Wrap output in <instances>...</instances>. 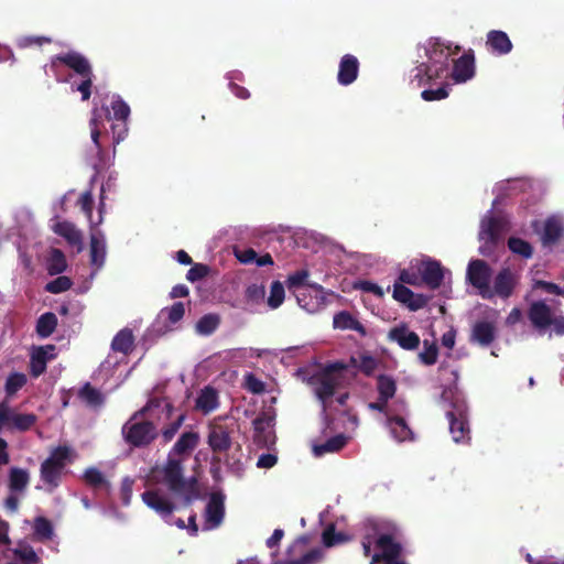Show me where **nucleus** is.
Here are the masks:
<instances>
[{"instance_id": "nucleus-41", "label": "nucleus", "mask_w": 564, "mask_h": 564, "mask_svg": "<svg viewBox=\"0 0 564 564\" xmlns=\"http://www.w3.org/2000/svg\"><path fill=\"white\" fill-rule=\"evenodd\" d=\"M133 343L132 333L128 329L120 330L113 338L111 347L116 351L127 354Z\"/></svg>"}, {"instance_id": "nucleus-7", "label": "nucleus", "mask_w": 564, "mask_h": 564, "mask_svg": "<svg viewBox=\"0 0 564 564\" xmlns=\"http://www.w3.org/2000/svg\"><path fill=\"white\" fill-rule=\"evenodd\" d=\"M449 422V433L455 443H467L470 440V430L467 420V405L463 400H452L445 409Z\"/></svg>"}, {"instance_id": "nucleus-44", "label": "nucleus", "mask_w": 564, "mask_h": 564, "mask_svg": "<svg viewBox=\"0 0 564 564\" xmlns=\"http://www.w3.org/2000/svg\"><path fill=\"white\" fill-rule=\"evenodd\" d=\"M424 350L419 354L420 361L425 366H432L436 364L438 356V348L436 343L423 341Z\"/></svg>"}, {"instance_id": "nucleus-47", "label": "nucleus", "mask_w": 564, "mask_h": 564, "mask_svg": "<svg viewBox=\"0 0 564 564\" xmlns=\"http://www.w3.org/2000/svg\"><path fill=\"white\" fill-rule=\"evenodd\" d=\"M218 326V318L215 315H205L196 324L197 333L202 335L212 334Z\"/></svg>"}, {"instance_id": "nucleus-21", "label": "nucleus", "mask_w": 564, "mask_h": 564, "mask_svg": "<svg viewBox=\"0 0 564 564\" xmlns=\"http://www.w3.org/2000/svg\"><path fill=\"white\" fill-rule=\"evenodd\" d=\"M359 74V61L355 55L345 54L339 62L337 80L341 86L352 84Z\"/></svg>"}, {"instance_id": "nucleus-57", "label": "nucleus", "mask_w": 564, "mask_h": 564, "mask_svg": "<svg viewBox=\"0 0 564 564\" xmlns=\"http://www.w3.org/2000/svg\"><path fill=\"white\" fill-rule=\"evenodd\" d=\"M235 256L241 263L245 264L256 262L257 259V252L251 248H236Z\"/></svg>"}, {"instance_id": "nucleus-59", "label": "nucleus", "mask_w": 564, "mask_h": 564, "mask_svg": "<svg viewBox=\"0 0 564 564\" xmlns=\"http://www.w3.org/2000/svg\"><path fill=\"white\" fill-rule=\"evenodd\" d=\"M356 286L359 290L371 293L378 297H382L384 295L382 288L371 281H360Z\"/></svg>"}, {"instance_id": "nucleus-6", "label": "nucleus", "mask_w": 564, "mask_h": 564, "mask_svg": "<svg viewBox=\"0 0 564 564\" xmlns=\"http://www.w3.org/2000/svg\"><path fill=\"white\" fill-rule=\"evenodd\" d=\"M506 230L507 223L502 217L490 216L484 218L478 235L479 241H481L479 253L485 257L494 254Z\"/></svg>"}, {"instance_id": "nucleus-61", "label": "nucleus", "mask_w": 564, "mask_h": 564, "mask_svg": "<svg viewBox=\"0 0 564 564\" xmlns=\"http://www.w3.org/2000/svg\"><path fill=\"white\" fill-rule=\"evenodd\" d=\"M184 312H185V308H184L183 303L178 302L169 308L167 317L171 323H176L180 319H182V317L184 316Z\"/></svg>"}, {"instance_id": "nucleus-48", "label": "nucleus", "mask_w": 564, "mask_h": 564, "mask_svg": "<svg viewBox=\"0 0 564 564\" xmlns=\"http://www.w3.org/2000/svg\"><path fill=\"white\" fill-rule=\"evenodd\" d=\"M449 86L447 84L442 85L436 89H424L421 93V97L425 101L442 100L448 97Z\"/></svg>"}, {"instance_id": "nucleus-15", "label": "nucleus", "mask_w": 564, "mask_h": 564, "mask_svg": "<svg viewBox=\"0 0 564 564\" xmlns=\"http://www.w3.org/2000/svg\"><path fill=\"white\" fill-rule=\"evenodd\" d=\"M392 297L399 303L405 305L411 312H416L425 307L430 301V296L424 294H415L406 285L394 282Z\"/></svg>"}, {"instance_id": "nucleus-39", "label": "nucleus", "mask_w": 564, "mask_h": 564, "mask_svg": "<svg viewBox=\"0 0 564 564\" xmlns=\"http://www.w3.org/2000/svg\"><path fill=\"white\" fill-rule=\"evenodd\" d=\"M347 541H349V536L344 532H336L334 524H329L322 533V542L326 547H333Z\"/></svg>"}, {"instance_id": "nucleus-34", "label": "nucleus", "mask_w": 564, "mask_h": 564, "mask_svg": "<svg viewBox=\"0 0 564 564\" xmlns=\"http://www.w3.org/2000/svg\"><path fill=\"white\" fill-rule=\"evenodd\" d=\"M390 530L391 528L386 525L383 522L377 520H367L364 523L362 538L370 540L371 542H375V545H378L379 538L381 535H387Z\"/></svg>"}, {"instance_id": "nucleus-36", "label": "nucleus", "mask_w": 564, "mask_h": 564, "mask_svg": "<svg viewBox=\"0 0 564 564\" xmlns=\"http://www.w3.org/2000/svg\"><path fill=\"white\" fill-rule=\"evenodd\" d=\"M377 391L378 397L389 401L394 397L397 392L395 380L391 376L379 375L377 377Z\"/></svg>"}, {"instance_id": "nucleus-12", "label": "nucleus", "mask_w": 564, "mask_h": 564, "mask_svg": "<svg viewBox=\"0 0 564 564\" xmlns=\"http://www.w3.org/2000/svg\"><path fill=\"white\" fill-rule=\"evenodd\" d=\"M491 268L484 260H471L467 267V281L479 291L484 299H491L490 289Z\"/></svg>"}, {"instance_id": "nucleus-16", "label": "nucleus", "mask_w": 564, "mask_h": 564, "mask_svg": "<svg viewBox=\"0 0 564 564\" xmlns=\"http://www.w3.org/2000/svg\"><path fill=\"white\" fill-rule=\"evenodd\" d=\"M388 339L397 343L404 350H416L421 344L420 336L410 330L408 324L401 323L392 327L388 333Z\"/></svg>"}, {"instance_id": "nucleus-53", "label": "nucleus", "mask_w": 564, "mask_h": 564, "mask_svg": "<svg viewBox=\"0 0 564 564\" xmlns=\"http://www.w3.org/2000/svg\"><path fill=\"white\" fill-rule=\"evenodd\" d=\"M533 289H541L546 293L564 296V289L553 282L536 280L534 281Z\"/></svg>"}, {"instance_id": "nucleus-3", "label": "nucleus", "mask_w": 564, "mask_h": 564, "mask_svg": "<svg viewBox=\"0 0 564 564\" xmlns=\"http://www.w3.org/2000/svg\"><path fill=\"white\" fill-rule=\"evenodd\" d=\"M356 376L357 360L351 357L349 364L344 361L326 364L310 378V383L317 399L325 404L338 389L347 388Z\"/></svg>"}, {"instance_id": "nucleus-54", "label": "nucleus", "mask_w": 564, "mask_h": 564, "mask_svg": "<svg viewBox=\"0 0 564 564\" xmlns=\"http://www.w3.org/2000/svg\"><path fill=\"white\" fill-rule=\"evenodd\" d=\"M80 397L91 405L101 403V395L98 390L94 389L89 384H86L80 390Z\"/></svg>"}, {"instance_id": "nucleus-14", "label": "nucleus", "mask_w": 564, "mask_h": 564, "mask_svg": "<svg viewBox=\"0 0 564 564\" xmlns=\"http://www.w3.org/2000/svg\"><path fill=\"white\" fill-rule=\"evenodd\" d=\"M395 531L397 529L391 527L387 535L379 538L378 545L376 546L380 552L372 555L371 564L381 562H403L400 560L402 546L400 542L395 540Z\"/></svg>"}, {"instance_id": "nucleus-60", "label": "nucleus", "mask_w": 564, "mask_h": 564, "mask_svg": "<svg viewBox=\"0 0 564 564\" xmlns=\"http://www.w3.org/2000/svg\"><path fill=\"white\" fill-rule=\"evenodd\" d=\"M245 386L253 393H260L264 389L263 382L257 379L253 375H247L245 377Z\"/></svg>"}, {"instance_id": "nucleus-58", "label": "nucleus", "mask_w": 564, "mask_h": 564, "mask_svg": "<svg viewBox=\"0 0 564 564\" xmlns=\"http://www.w3.org/2000/svg\"><path fill=\"white\" fill-rule=\"evenodd\" d=\"M100 117H101V115L99 113V110L95 108L93 110V117L90 119V127H91V140L96 144L98 151H100V147H99L100 132L98 129V122H99Z\"/></svg>"}, {"instance_id": "nucleus-46", "label": "nucleus", "mask_w": 564, "mask_h": 564, "mask_svg": "<svg viewBox=\"0 0 564 564\" xmlns=\"http://www.w3.org/2000/svg\"><path fill=\"white\" fill-rule=\"evenodd\" d=\"M13 554L24 564H36L39 562L36 553L30 545L20 544L13 550Z\"/></svg>"}, {"instance_id": "nucleus-29", "label": "nucleus", "mask_w": 564, "mask_h": 564, "mask_svg": "<svg viewBox=\"0 0 564 564\" xmlns=\"http://www.w3.org/2000/svg\"><path fill=\"white\" fill-rule=\"evenodd\" d=\"M208 445L214 452H225L230 447V437L228 432L219 425H213L209 429Z\"/></svg>"}, {"instance_id": "nucleus-32", "label": "nucleus", "mask_w": 564, "mask_h": 564, "mask_svg": "<svg viewBox=\"0 0 564 564\" xmlns=\"http://www.w3.org/2000/svg\"><path fill=\"white\" fill-rule=\"evenodd\" d=\"M30 482V473L26 469L12 467L9 471V490L24 495Z\"/></svg>"}, {"instance_id": "nucleus-62", "label": "nucleus", "mask_w": 564, "mask_h": 564, "mask_svg": "<svg viewBox=\"0 0 564 564\" xmlns=\"http://www.w3.org/2000/svg\"><path fill=\"white\" fill-rule=\"evenodd\" d=\"M272 421H273V419L267 414L258 416L253 421L254 430L257 432H264L267 430H270L272 426Z\"/></svg>"}, {"instance_id": "nucleus-22", "label": "nucleus", "mask_w": 564, "mask_h": 564, "mask_svg": "<svg viewBox=\"0 0 564 564\" xmlns=\"http://www.w3.org/2000/svg\"><path fill=\"white\" fill-rule=\"evenodd\" d=\"M497 330L494 323L488 321L476 322L470 334V341L482 347L490 346L496 339Z\"/></svg>"}, {"instance_id": "nucleus-56", "label": "nucleus", "mask_w": 564, "mask_h": 564, "mask_svg": "<svg viewBox=\"0 0 564 564\" xmlns=\"http://www.w3.org/2000/svg\"><path fill=\"white\" fill-rule=\"evenodd\" d=\"M34 531L41 539H48L52 535V525L44 518H37L34 524Z\"/></svg>"}, {"instance_id": "nucleus-38", "label": "nucleus", "mask_w": 564, "mask_h": 564, "mask_svg": "<svg viewBox=\"0 0 564 564\" xmlns=\"http://www.w3.org/2000/svg\"><path fill=\"white\" fill-rule=\"evenodd\" d=\"M508 248L514 253L524 259H530L533 254V247L527 240L519 237H510L508 239Z\"/></svg>"}, {"instance_id": "nucleus-17", "label": "nucleus", "mask_w": 564, "mask_h": 564, "mask_svg": "<svg viewBox=\"0 0 564 564\" xmlns=\"http://www.w3.org/2000/svg\"><path fill=\"white\" fill-rule=\"evenodd\" d=\"M475 75V55L468 50L460 57L453 61L452 78L455 83H465Z\"/></svg>"}, {"instance_id": "nucleus-35", "label": "nucleus", "mask_w": 564, "mask_h": 564, "mask_svg": "<svg viewBox=\"0 0 564 564\" xmlns=\"http://www.w3.org/2000/svg\"><path fill=\"white\" fill-rule=\"evenodd\" d=\"M388 425L390 431L395 440L399 442H404L408 440H412V431L406 424L405 420L401 416H391L388 417Z\"/></svg>"}, {"instance_id": "nucleus-49", "label": "nucleus", "mask_w": 564, "mask_h": 564, "mask_svg": "<svg viewBox=\"0 0 564 564\" xmlns=\"http://www.w3.org/2000/svg\"><path fill=\"white\" fill-rule=\"evenodd\" d=\"M72 286V281L67 276H58L54 281L47 283L46 291L53 294H58L67 291Z\"/></svg>"}, {"instance_id": "nucleus-13", "label": "nucleus", "mask_w": 564, "mask_h": 564, "mask_svg": "<svg viewBox=\"0 0 564 564\" xmlns=\"http://www.w3.org/2000/svg\"><path fill=\"white\" fill-rule=\"evenodd\" d=\"M412 269H416L421 273L420 280L423 284L431 290H437L441 288L444 281L445 270L442 263L430 257H425L421 260H415L412 264Z\"/></svg>"}, {"instance_id": "nucleus-1", "label": "nucleus", "mask_w": 564, "mask_h": 564, "mask_svg": "<svg viewBox=\"0 0 564 564\" xmlns=\"http://www.w3.org/2000/svg\"><path fill=\"white\" fill-rule=\"evenodd\" d=\"M198 441L197 433H183L174 444L167 462L152 468L148 476V489L142 494V500L163 518L173 512L177 502L187 505L198 497L196 480H186L181 460L173 457L192 452Z\"/></svg>"}, {"instance_id": "nucleus-43", "label": "nucleus", "mask_w": 564, "mask_h": 564, "mask_svg": "<svg viewBox=\"0 0 564 564\" xmlns=\"http://www.w3.org/2000/svg\"><path fill=\"white\" fill-rule=\"evenodd\" d=\"M413 263H415V260L411 261L409 269H402L400 271L397 282L412 286L423 285L422 280H420L421 273H419L416 269H412Z\"/></svg>"}, {"instance_id": "nucleus-18", "label": "nucleus", "mask_w": 564, "mask_h": 564, "mask_svg": "<svg viewBox=\"0 0 564 564\" xmlns=\"http://www.w3.org/2000/svg\"><path fill=\"white\" fill-rule=\"evenodd\" d=\"M299 305L306 311H314L324 300L321 285H306L292 291Z\"/></svg>"}, {"instance_id": "nucleus-28", "label": "nucleus", "mask_w": 564, "mask_h": 564, "mask_svg": "<svg viewBox=\"0 0 564 564\" xmlns=\"http://www.w3.org/2000/svg\"><path fill=\"white\" fill-rule=\"evenodd\" d=\"M104 187L101 188V196H100V207H99V216L97 220L93 219L91 215V208L94 204L93 194L90 191H87L83 193L78 199V205L80 206L82 210L85 213V215L88 218L90 229L97 228L102 223V213H104Z\"/></svg>"}, {"instance_id": "nucleus-50", "label": "nucleus", "mask_w": 564, "mask_h": 564, "mask_svg": "<svg viewBox=\"0 0 564 564\" xmlns=\"http://www.w3.org/2000/svg\"><path fill=\"white\" fill-rule=\"evenodd\" d=\"M308 276V272L306 270H300L294 274L289 275L286 284L290 291H295L299 288L306 286L305 280Z\"/></svg>"}, {"instance_id": "nucleus-51", "label": "nucleus", "mask_w": 564, "mask_h": 564, "mask_svg": "<svg viewBox=\"0 0 564 564\" xmlns=\"http://www.w3.org/2000/svg\"><path fill=\"white\" fill-rule=\"evenodd\" d=\"M284 241H289V246L292 247H306L304 234L300 231H293L290 227H284Z\"/></svg>"}, {"instance_id": "nucleus-23", "label": "nucleus", "mask_w": 564, "mask_h": 564, "mask_svg": "<svg viewBox=\"0 0 564 564\" xmlns=\"http://www.w3.org/2000/svg\"><path fill=\"white\" fill-rule=\"evenodd\" d=\"M486 46L496 55H507L513 48L508 34L500 30H491L487 33Z\"/></svg>"}, {"instance_id": "nucleus-37", "label": "nucleus", "mask_w": 564, "mask_h": 564, "mask_svg": "<svg viewBox=\"0 0 564 564\" xmlns=\"http://www.w3.org/2000/svg\"><path fill=\"white\" fill-rule=\"evenodd\" d=\"M57 325V317L54 313H45L40 316L36 324V332L42 338L48 337Z\"/></svg>"}, {"instance_id": "nucleus-9", "label": "nucleus", "mask_w": 564, "mask_h": 564, "mask_svg": "<svg viewBox=\"0 0 564 564\" xmlns=\"http://www.w3.org/2000/svg\"><path fill=\"white\" fill-rule=\"evenodd\" d=\"M58 59L82 77V82L78 85L72 84V89L79 91L83 100L89 99L93 73L88 61L78 53H67L58 57Z\"/></svg>"}, {"instance_id": "nucleus-55", "label": "nucleus", "mask_w": 564, "mask_h": 564, "mask_svg": "<svg viewBox=\"0 0 564 564\" xmlns=\"http://www.w3.org/2000/svg\"><path fill=\"white\" fill-rule=\"evenodd\" d=\"M282 303V284L280 281L272 283L271 294L268 299V304L271 308H276Z\"/></svg>"}, {"instance_id": "nucleus-4", "label": "nucleus", "mask_w": 564, "mask_h": 564, "mask_svg": "<svg viewBox=\"0 0 564 564\" xmlns=\"http://www.w3.org/2000/svg\"><path fill=\"white\" fill-rule=\"evenodd\" d=\"M76 458V451L68 445L53 448L50 456L41 464L40 478L43 485L37 488L52 492L59 486L66 466L72 464Z\"/></svg>"}, {"instance_id": "nucleus-26", "label": "nucleus", "mask_w": 564, "mask_h": 564, "mask_svg": "<svg viewBox=\"0 0 564 564\" xmlns=\"http://www.w3.org/2000/svg\"><path fill=\"white\" fill-rule=\"evenodd\" d=\"M219 406L218 392L212 387L202 389L195 400V409L203 414H208Z\"/></svg>"}, {"instance_id": "nucleus-24", "label": "nucleus", "mask_w": 564, "mask_h": 564, "mask_svg": "<svg viewBox=\"0 0 564 564\" xmlns=\"http://www.w3.org/2000/svg\"><path fill=\"white\" fill-rule=\"evenodd\" d=\"M55 356V346L53 345H46L34 349L31 355L32 375L34 377L42 375L46 369V364L54 359Z\"/></svg>"}, {"instance_id": "nucleus-11", "label": "nucleus", "mask_w": 564, "mask_h": 564, "mask_svg": "<svg viewBox=\"0 0 564 564\" xmlns=\"http://www.w3.org/2000/svg\"><path fill=\"white\" fill-rule=\"evenodd\" d=\"M36 415L32 413H19L11 408L8 401L0 403V432L2 430L24 432L36 422Z\"/></svg>"}, {"instance_id": "nucleus-30", "label": "nucleus", "mask_w": 564, "mask_h": 564, "mask_svg": "<svg viewBox=\"0 0 564 564\" xmlns=\"http://www.w3.org/2000/svg\"><path fill=\"white\" fill-rule=\"evenodd\" d=\"M333 325L334 328L338 329L356 330L361 336H366L367 334L366 327L347 311H341L335 314Z\"/></svg>"}, {"instance_id": "nucleus-40", "label": "nucleus", "mask_w": 564, "mask_h": 564, "mask_svg": "<svg viewBox=\"0 0 564 564\" xmlns=\"http://www.w3.org/2000/svg\"><path fill=\"white\" fill-rule=\"evenodd\" d=\"M67 267L64 253L58 249H53L47 260V270L50 274H58L65 271Z\"/></svg>"}, {"instance_id": "nucleus-2", "label": "nucleus", "mask_w": 564, "mask_h": 564, "mask_svg": "<svg viewBox=\"0 0 564 564\" xmlns=\"http://www.w3.org/2000/svg\"><path fill=\"white\" fill-rule=\"evenodd\" d=\"M460 50L459 45L452 47L451 43H445L441 37H430L424 44L427 59L412 69L410 82L422 87L432 85L437 79L447 78L451 57Z\"/></svg>"}, {"instance_id": "nucleus-20", "label": "nucleus", "mask_w": 564, "mask_h": 564, "mask_svg": "<svg viewBox=\"0 0 564 564\" xmlns=\"http://www.w3.org/2000/svg\"><path fill=\"white\" fill-rule=\"evenodd\" d=\"M225 508L223 497L218 494L210 496L205 510V530L217 528L224 519Z\"/></svg>"}, {"instance_id": "nucleus-31", "label": "nucleus", "mask_w": 564, "mask_h": 564, "mask_svg": "<svg viewBox=\"0 0 564 564\" xmlns=\"http://www.w3.org/2000/svg\"><path fill=\"white\" fill-rule=\"evenodd\" d=\"M564 231L561 220L555 217H550L544 223L543 232L541 236L544 246H552L556 243L562 237Z\"/></svg>"}, {"instance_id": "nucleus-5", "label": "nucleus", "mask_w": 564, "mask_h": 564, "mask_svg": "<svg viewBox=\"0 0 564 564\" xmlns=\"http://www.w3.org/2000/svg\"><path fill=\"white\" fill-rule=\"evenodd\" d=\"M528 318L539 333H543L552 326L556 336L564 335V315H553L551 306L544 301L531 303Z\"/></svg>"}, {"instance_id": "nucleus-8", "label": "nucleus", "mask_w": 564, "mask_h": 564, "mask_svg": "<svg viewBox=\"0 0 564 564\" xmlns=\"http://www.w3.org/2000/svg\"><path fill=\"white\" fill-rule=\"evenodd\" d=\"M311 538L307 534L299 536L288 549V558L284 564H319L324 552L319 547L307 550Z\"/></svg>"}, {"instance_id": "nucleus-45", "label": "nucleus", "mask_w": 564, "mask_h": 564, "mask_svg": "<svg viewBox=\"0 0 564 564\" xmlns=\"http://www.w3.org/2000/svg\"><path fill=\"white\" fill-rule=\"evenodd\" d=\"M26 383L24 373L14 372L9 376L6 382V392L8 398L13 397Z\"/></svg>"}, {"instance_id": "nucleus-25", "label": "nucleus", "mask_w": 564, "mask_h": 564, "mask_svg": "<svg viewBox=\"0 0 564 564\" xmlns=\"http://www.w3.org/2000/svg\"><path fill=\"white\" fill-rule=\"evenodd\" d=\"M90 259L97 268L102 267L106 259V240L98 227L90 229Z\"/></svg>"}, {"instance_id": "nucleus-42", "label": "nucleus", "mask_w": 564, "mask_h": 564, "mask_svg": "<svg viewBox=\"0 0 564 564\" xmlns=\"http://www.w3.org/2000/svg\"><path fill=\"white\" fill-rule=\"evenodd\" d=\"M84 478L86 482L95 489L108 490L109 484L102 473L97 468H88L84 474Z\"/></svg>"}, {"instance_id": "nucleus-63", "label": "nucleus", "mask_w": 564, "mask_h": 564, "mask_svg": "<svg viewBox=\"0 0 564 564\" xmlns=\"http://www.w3.org/2000/svg\"><path fill=\"white\" fill-rule=\"evenodd\" d=\"M207 270L205 265L196 264L191 268L186 274V279L191 282H195L205 276Z\"/></svg>"}, {"instance_id": "nucleus-10", "label": "nucleus", "mask_w": 564, "mask_h": 564, "mask_svg": "<svg viewBox=\"0 0 564 564\" xmlns=\"http://www.w3.org/2000/svg\"><path fill=\"white\" fill-rule=\"evenodd\" d=\"M141 413H135L122 427L126 441L134 446L147 445L156 436V429L151 422L138 421Z\"/></svg>"}, {"instance_id": "nucleus-33", "label": "nucleus", "mask_w": 564, "mask_h": 564, "mask_svg": "<svg viewBox=\"0 0 564 564\" xmlns=\"http://www.w3.org/2000/svg\"><path fill=\"white\" fill-rule=\"evenodd\" d=\"M347 443V437L343 434L335 435L328 438L326 442L322 444H315L313 446V453L315 456L319 457L327 453H336L339 452Z\"/></svg>"}, {"instance_id": "nucleus-52", "label": "nucleus", "mask_w": 564, "mask_h": 564, "mask_svg": "<svg viewBox=\"0 0 564 564\" xmlns=\"http://www.w3.org/2000/svg\"><path fill=\"white\" fill-rule=\"evenodd\" d=\"M111 109L113 111V118L116 120H126L130 113L129 106L119 97L112 100Z\"/></svg>"}, {"instance_id": "nucleus-19", "label": "nucleus", "mask_w": 564, "mask_h": 564, "mask_svg": "<svg viewBox=\"0 0 564 564\" xmlns=\"http://www.w3.org/2000/svg\"><path fill=\"white\" fill-rule=\"evenodd\" d=\"M517 285V276L509 269L503 268L498 272L494 280L492 296L497 295L501 299H508L512 295Z\"/></svg>"}, {"instance_id": "nucleus-27", "label": "nucleus", "mask_w": 564, "mask_h": 564, "mask_svg": "<svg viewBox=\"0 0 564 564\" xmlns=\"http://www.w3.org/2000/svg\"><path fill=\"white\" fill-rule=\"evenodd\" d=\"M55 234L64 237L70 246L77 248V252L83 250L82 232L70 223L58 221L53 226Z\"/></svg>"}, {"instance_id": "nucleus-64", "label": "nucleus", "mask_w": 564, "mask_h": 564, "mask_svg": "<svg viewBox=\"0 0 564 564\" xmlns=\"http://www.w3.org/2000/svg\"><path fill=\"white\" fill-rule=\"evenodd\" d=\"M183 419L184 417L182 415L178 416L175 422H173L169 427H166L163 431L162 435H163L165 442H169L174 437V435L176 434V432L178 431L180 426L183 423Z\"/></svg>"}]
</instances>
